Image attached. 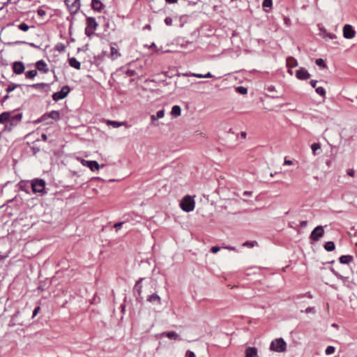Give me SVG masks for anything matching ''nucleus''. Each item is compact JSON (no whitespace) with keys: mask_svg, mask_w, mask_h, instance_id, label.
<instances>
[{"mask_svg":"<svg viewBox=\"0 0 357 357\" xmlns=\"http://www.w3.org/2000/svg\"><path fill=\"white\" fill-rule=\"evenodd\" d=\"M195 202L193 198L189 195L185 196L180 203V206L185 212L192 211L195 208Z\"/></svg>","mask_w":357,"mask_h":357,"instance_id":"nucleus-1","label":"nucleus"},{"mask_svg":"<svg viewBox=\"0 0 357 357\" xmlns=\"http://www.w3.org/2000/svg\"><path fill=\"white\" fill-rule=\"evenodd\" d=\"M287 344L282 338L273 340L270 345V349L275 352H284L286 350Z\"/></svg>","mask_w":357,"mask_h":357,"instance_id":"nucleus-2","label":"nucleus"},{"mask_svg":"<svg viewBox=\"0 0 357 357\" xmlns=\"http://www.w3.org/2000/svg\"><path fill=\"white\" fill-rule=\"evenodd\" d=\"M45 182L43 179L36 178L32 181L31 188L34 193H44Z\"/></svg>","mask_w":357,"mask_h":357,"instance_id":"nucleus-3","label":"nucleus"},{"mask_svg":"<svg viewBox=\"0 0 357 357\" xmlns=\"http://www.w3.org/2000/svg\"><path fill=\"white\" fill-rule=\"evenodd\" d=\"M98 24L96 19L92 17L86 18V27L85 29V33L90 36L93 33V31L96 29Z\"/></svg>","mask_w":357,"mask_h":357,"instance_id":"nucleus-4","label":"nucleus"},{"mask_svg":"<svg viewBox=\"0 0 357 357\" xmlns=\"http://www.w3.org/2000/svg\"><path fill=\"white\" fill-rule=\"evenodd\" d=\"M65 3L70 14H76L80 8V0H65Z\"/></svg>","mask_w":357,"mask_h":357,"instance_id":"nucleus-5","label":"nucleus"},{"mask_svg":"<svg viewBox=\"0 0 357 357\" xmlns=\"http://www.w3.org/2000/svg\"><path fill=\"white\" fill-rule=\"evenodd\" d=\"M70 91V88L68 86H63L59 91L53 93L52 99L54 101L62 100L68 96Z\"/></svg>","mask_w":357,"mask_h":357,"instance_id":"nucleus-6","label":"nucleus"},{"mask_svg":"<svg viewBox=\"0 0 357 357\" xmlns=\"http://www.w3.org/2000/svg\"><path fill=\"white\" fill-rule=\"evenodd\" d=\"M324 234L323 226L316 227L310 235V238L313 241H318Z\"/></svg>","mask_w":357,"mask_h":357,"instance_id":"nucleus-7","label":"nucleus"},{"mask_svg":"<svg viewBox=\"0 0 357 357\" xmlns=\"http://www.w3.org/2000/svg\"><path fill=\"white\" fill-rule=\"evenodd\" d=\"M356 32L349 24H345L343 27V36L345 38L351 39L355 36Z\"/></svg>","mask_w":357,"mask_h":357,"instance_id":"nucleus-8","label":"nucleus"},{"mask_svg":"<svg viewBox=\"0 0 357 357\" xmlns=\"http://www.w3.org/2000/svg\"><path fill=\"white\" fill-rule=\"evenodd\" d=\"M310 74L305 68H300L296 71V77L301 80H305L310 77Z\"/></svg>","mask_w":357,"mask_h":357,"instance_id":"nucleus-9","label":"nucleus"},{"mask_svg":"<svg viewBox=\"0 0 357 357\" xmlns=\"http://www.w3.org/2000/svg\"><path fill=\"white\" fill-rule=\"evenodd\" d=\"M81 163L87 167H89L91 171L98 170L100 166L98 163L95 160H86L84 159H81Z\"/></svg>","mask_w":357,"mask_h":357,"instance_id":"nucleus-10","label":"nucleus"},{"mask_svg":"<svg viewBox=\"0 0 357 357\" xmlns=\"http://www.w3.org/2000/svg\"><path fill=\"white\" fill-rule=\"evenodd\" d=\"M25 67L22 61H15L13 63V70L17 75H20L24 71Z\"/></svg>","mask_w":357,"mask_h":357,"instance_id":"nucleus-11","label":"nucleus"},{"mask_svg":"<svg viewBox=\"0 0 357 357\" xmlns=\"http://www.w3.org/2000/svg\"><path fill=\"white\" fill-rule=\"evenodd\" d=\"M36 67L39 71H42L45 73H47L49 71L47 63L43 60L38 61L36 63Z\"/></svg>","mask_w":357,"mask_h":357,"instance_id":"nucleus-12","label":"nucleus"},{"mask_svg":"<svg viewBox=\"0 0 357 357\" xmlns=\"http://www.w3.org/2000/svg\"><path fill=\"white\" fill-rule=\"evenodd\" d=\"M245 357H259L257 349L255 347H249L245 349Z\"/></svg>","mask_w":357,"mask_h":357,"instance_id":"nucleus-13","label":"nucleus"},{"mask_svg":"<svg viewBox=\"0 0 357 357\" xmlns=\"http://www.w3.org/2000/svg\"><path fill=\"white\" fill-rule=\"evenodd\" d=\"M335 275H336V277L338 279H340L342 281V282L344 283V285L347 286L349 288H352L353 287V285H352L353 282L349 280V278L344 277V276H342V275H340V274H339L337 273H335Z\"/></svg>","mask_w":357,"mask_h":357,"instance_id":"nucleus-14","label":"nucleus"},{"mask_svg":"<svg viewBox=\"0 0 357 357\" xmlns=\"http://www.w3.org/2000/svg\"><path fill=\"white\" fill-rule=\"evenodd\" d=\"M161 335L165 336L168 337L169 339L174 340H180V336L175 333L174 331H168L165 332L161 334Z\"/></svg>","mask_w":357,"mask_h":357,"instance_id":"nucleus-15","label":"nucleus"},{"mask_svg":"<svg viewBox=\"0 0 357 357\" xmlns=\"http://www.w3.org/2000/svg\"><path fill=\"white\" fill-rule=\"evenodd\" d=\"M103 7V4L100 0H92L91 8L96 11H100Z\"/></svg>","mask_w":357,"mask_h":357,"instance_id":"nucleus-16","label":"nucleus"},{"mask_svg":"<svg viewBox=\"0 0 357 357\" xmlns=\"http://www.w3.org/2000/svg\"><path fill=\"white\" fill-rule=\"evenodd\" d=\"M147 301L153 304L159 305L160 303V298L156 294H153L148 296Z\"/></svg>","mask_w":357,"mask_h":357,"instance_id":"nucleus-17","label":"nucleus"},{"mask_svg":"<svg viewBox=\"0 0 357 357\" xmlns=\"http://www.w3.org/2000/svg\"><path fill=\"white\" fill-rule=\"evenodd\" d=\"M353 259L354 257L351 255H342L340 257L339 261L341 264H349Z\"/></svg>","mask_w":357,"mask_h":357,"instance_id":"nucleus-18","label":"nucleus"},{"mask_svg":"<svg viewBox=\"0 0 357 357\" xmlns=\"http://www.w3.org/2000/svg\"><path fill=\"white\" fill-rule=\"evenodd\" d=\"M22 119V114H16L15 116L10 115L9 123L11 126H15L17 122H19Z\"/></svg>","mask_w":357,"mask_h":357,"instance_id":"nucleus-19","label":"nucleus"},{"mask_svg":"<svg viewBox=\"0 0 357 357\" xmlns=\"http://www.w3.org/2000/svg\"><path fill=\"white\" fill-rule=\"evenodd\" d=\"M68 61H69V65L71 67H73L75 69H77V70L80 69L81 63L75 58H74V57L70 58V59H69Z\"/></svg>","mask_w":357,"mask_h":357,"instance_id":"nucleus-20","label":"nucleus"},{"mask_svg":"<svg viewBox=\"0 0 357 357\" xmlns=\"http://www.w3.org/2000/svg\"><path fill=\"white\" fill-rule=\"evenodd\" d=\"M10 112H4L0 114V123H9Z\"/></svg>","mask_w":357,"mask_h":357,"instance_id":"nucleus-21","label":"nucleus"},{"mask_svg":"<svg viewBox=\"0 0 357 357\" xmlns=\"http://www.w3.org/2000/svg\"><path fill=\"white\" fill-rule=\"evenodd\" d=\"M181 109L178 105H174L172 108L171 114L174 117H178L181 115Z\"/></svg>","mask_w":357,"mask_h":357,"instance_id":"nucleus-22","label":"nucleus"},{"mask_svg":"<svg viewBox=\"0 0 357 357\" xmlns=\"http://www.w3.org/2000/svg\"><path fill=\"white\" fill-rule=\"evenodd\" d=\"M298 62L296 59L292 56H289L287 59V66L289 68H294L297 66Z\"/></svg>","mask_w":357,"mask_h":357,"instance_id":"nucleus-23","label":"nucleus"},{"mask_svg":"<svg viewBox=\"0 0 357 357\" xmlns=\"http://www.w3.org/2000/svg\"><path fill=\"white\" fill-rule=\"evenodd\" d=\"M320 35L323 38H328L330 39H334L336 38V36L333 33H328L326 30L324 28L320 29Z\"/></svg>","mask_w":357,"mask_h":357,"instance_id":"nucleus-24","label":"nucleus"},{"mask_svg":"<svg viewBox=\"0 0 357 357\" xmlns=\"http://www.w3.org/2000/svg\"><path fill=\"white\" fill-rule=\"evenodd\" d=\"M110 50L111 51L109 56L112 60L117 59L120 56V53L119 52L118 50L114 47L111 46Z\"/></svg>","mask_w":357,"mask_h":357,"instance_id":"nucleus-25","label":"nucleus"},{"mask_svg":"<svg viewBox=\"0 0 357 357\" xmlns=\"http://www.w3.org/2000/svg\"><path fill=\"white\" fill-rule=\"evenodd\" d=\"M22 314H19V313L14 314V315L12 317V320H11L13 321V325H16V324L23 325L24 324L23 321H20V317H21Z\"/></svg>","mask_w":357,"mask_h":357,"instance_id":"nucleus-26","label":"nucleus"},{"mask_svg":"<svg viewBox=\"0 0 357 357\" xmlns=\"http://www.w3.org/2000/svg\"><path fill=\"white\" fill-rule=\"evenodd\" d=\"M143 280V278H140L135 284L134 287V292L137 293L138 296L141 295L142 293V285L141 282Z\"/></svg>","mask_w":357,"mask_h":357,"instance_id":"nucleus-27","label":"nucleus"},{"mask_svg":"<svg viewBox=\"0 0 357 357\" xmlns=\"http://www.w3.org/2000/svg\"><path fill=\"white\" fill-rule=\"evenodd\" d=\"M324 248L328 252L333 251L335 248V243L333 241H328L324 245Z\"/></svg>","mask_w":357,"mask_h":357,"instance_id":"nucleus-28","label":"nucleus"},{"mask_svg":"<svg viewBox=\"0 0 357 357\" xmlns=\"http://www.w3.org/2000/svg\"><path fill=\"white\" fill-rule=\"evenodd\" d=\"M47 115L49 118H51L54 120H59L60 119V114L58 111L53 110L48 113Z\"/></svg>","mask_w":357,"mask_h":357,"instance_id":"nucleus-29","label":"nucleus"},{"mask_svg":"<svg viewBox=\"0 0 357 357\" xmlns=\"http://www.w3.org/2000/svg\"><path fill=\"white\" fill-rule=\"evenodd\" d=\"M36 75H37V70H31L27 71L25 73V77L27 79H33L36 76Z\"/></svg>","mask_w":357,"mask_h":357,"instance_id":"nucleus-30","label":"nucleus"},{"mask_svg":"<svg viewBox=\"0 0 357 357\" xmlns=\"http://www.w3.org/2000/svg\"><path fill=\"white\" fill-rule=\"evenodd\" d=\"M31 88L36 89H43L45 87L48 86V84L46 83H38V84H33L30 86Z\"/></svg>","mask_w":357,"mask_h":357,"instance_id":"nucleus-31","label":"nucleus"},{"mask_svg":"<svg viewBox=\"0 0 357 357\" xmlns=\"http://www.w3.org/2000/svg\"><path fill=\"white\" fill-rule=\"evenodd\" d=\"M107 123V125L112 126L114 128H119L123 126L124 124V122H118L115 121L108 120Z\"/></svg>","mask_w":357,"mask_h":357,"instance_id":"nucleus-32","label":"nucleus"},{"mask_svg":"<svg viewBox=\"0 0 357 357\" xmlns=\"http://www.w3.org/2000/svg\"><path fill=\"white\" fill-rule=\"evenodd\" d=\"M30 27H31V26H29V25H27V24H26V23H24V22H22V23H21V24H18V25H17V28H18L20 30L22 31H27L29 29V28H30ZM31 27H32V28H33L34 26H32Z\"/></svg>","mask_w":357,"mask_h":357,"instance_id":"nucleus-33","label":"nucleus"},{"mask_svg":"<svg viewBox=\"0 0 357 357\" xmlns=\"http://www.w3.org/2000/svg\"><path fill=\"white\" fill-rule=\"evenodd\" d=\"M321 149V145L319 143H313L311 145V149L314 155H317V151Z\"/></svg>","mask_w":357,"mask_h":357,"instance_id":"nucleus-34","label":"nucleus"},{"mask_svg":"<svg viewBox=\"0 0 357 357\" xmlns=\"http://www.w3.org/2000/svg\"><path fill=\"white\" fill-rule=\"evenodd\" d=\"M315 91L322 97H325L326 96V90L321 86L315 88Z\"/></svg>","mask_w":357,"mask_h":357,"instance_id":"nucleus-35","label":"nucleus"},{"mask_svg":"<svg viewBox=\"0 0 357 357\" xmlns=\"http://www.w3.org/2000/svg\"><path fill=\"white\" fill-rule=\"evenodd\" d=\"M257 245V242L256 241H245L242 244V246L243 247H249V248H253Z\"/></svg>","mask_w":357,"mask_h":357,"instance_id":"nucleus-36","label":"nucleus"},{"mask_svg":"<svg viewBox=\"0 0 357 357\" xmlns=\"http://www.w3.org/2000/svg\"><path fill=\"white\" fill-rule=\"evenodd\" d=\"M315 63H316L318 66H319V67H321V68H326V63H325V61H324V59H317L315 60Z\"/></svg>","mask_w":357,"mask_h":357,"instance_id":"nucleus-37","label":"nucleus"},{"mask_svg":"<svg viewBox=\"0 0 357 357\" xmlns=\"http://www.w3.org/2000/svg\"><path fill=\"white\" fill-rule=\"evenodd\" d=\"M272 4H273L272 0H264L263 3H262V6L264 8H271L272 6ZM264 10L266 11V9H264Z\"/></svg>","mask_w":357,"mask_h":357,"instance_id":"nucleus-38","label":"nucleus"},{"mask_svg":"<svg viewBox=\"0 0 357 357\" xmlns=\"http://www.w3.org/2000/svg\"><path fill=\"white\" fill-rule=\"evenodd\" d=\"M236 91L243 95L246 94L248 93L247 88L241 86L236 87Z\"/></svg>","mask_w":357,"mask_h":357,"instance_id":"nucleus-39","label":"nucleus"},{"mask_svg":"<svg viewBox=\"0 0 357 357\" xmlns=\"http://www.w3.org/2000/svg\"><path fill=\"white\" fill-rule=\"evenodd\" d=\"M335 351V349L333 346H328L326 349L325 353L326 355H331L333 354Z\"/></svg>","mask_w":357,"mask_h":357,"instance_id":"nucleus-40","label":"nucleus"},{"mask_svg":"<svg viewBox=\"0 0 357 357\" xmlns=\"http://www.w3.org/2000/svg\"><path fill=\"white\" fill-rule=\"evenodd\" d=\"M56 50L61 52L65 51L66 46L63 43H58L55 47Z\"/></svg>","mask_w":357,"mask_h":357,"instance_id":"nucleus-41","label":"nucleus"},{"mask_svg":"<svg viewBox=\"0 0 357 357\" xmlns=\"http://www.w3.org/2000/svg\"><path fill=\"white\" fill-rule=\"evenodd\" d=\"M17 86H18L17 84H14L8 85V86L6 89V91L8 93H10V92L13 91V90H15Z\"/></svg>","mask_w":357,"mask_h":357,"instance_id":"nucleus-42","label":"nucleus"},{"mask_svg":"<svg viewBox=\"0 0 357 357\" xmlns=\"http://www.w3.org/2000/svg\"><path fill=\"white\" fill-rule=\"evenodd\" d=\"M155 115H156V118H158V119H162L165 115V111L163 109L158 110L156 112Z\"/></svg>","mask_w":357,"mask_h":357,"instance_id":"nucleus-43","label":"nucleus"},{"mask_svg":"<svg viewBox=\"0 0 357 357\" xmlns=\"http://www.w3.org/2000/svg\"><path fill=\"white\" fill-rule=\"evenodd\" d=\"M14 126H11L10 123H8L4 126L3 129L2 130V133L5 131H10Z\"/></svg>","mask_w":357,"mask_h":357,"instance_id":"nucleus-44","label":"nucleus"},{"mask_svg":"<svg viewBox=\"0 0 357 357\" xmlns=\"http://www.w3.org/2000/svg\"><path fill=\"white\" fill-rule=\"evenodd\" d=\"M185 76H193L198 78H204V75L199 74V73H190V74H185Z\"/></svg>","mask_w":357,"mask_h":357,"instance_id":"nucleus-45","label":"nucleus"},{"mask_svg":"<svg viewBox=\"0 0 357 357\" xmlns=\"http://www.w3.org/2000/svg\"><path fill=\"white\" fill-rule=\"evenodd\" d=\"M37 13H38V15L39 16H40V17H43V16H45V15L46 12H45V10L44 9H43V8H39V9H38V10H37Z\"/></svg>","mask_w":357,"mask_h":357,"instance_id":"nucleus-46","label":"nucleus"},{"mask_svg":"<svg viewBox=\"0 0 357 357\" xmlns=\"http://www.w3.org/2000/svg\"><path fill=\"white\" fill-rule=\"evenodd\" d=\"M165 23L167 26H170L172 24V19L170 17H167L165 19Z\"/></svg>","mask_w":357,"mask_h":357,"instance_id":"nucleus-47","label":"nucleus"},{"mask_svg":"<svg viewBox=\"0 0 357 357\" xmlns=\"http://www.w3.org/2000/svg\"><path fill=\"white\" fill-rule=\"evenodd\" d=\"M185 357H196L193 351L188 350L185 353Z\"/></svg>","mask_w":357,"mask_h":357,"instance_id":"nucleus-48","label":"nucleus"},{"mask_svg":"<svg viewBox=\"0 0 357 357\" xmlns=\"http://www.w3.org/2000/svg\"><path fill=\"white\" fill-rule=\"evenodd\" d=\"M220 250V248L218 246H213L211 248V251L213 253H217Z\"/></svg>","mask_w":357,"mask_h":357,"instance_id":"nucleus-49","label":"nucleus"},{"mask_svg":"<svg viewBox=\"0 0 357 357\" xmlns=\"http://www.w3.org/2000/svg\"><path fill=\"white\" fill-rule=\"evenodd\" d=\"M268 92H274L275 91V87L273 85L268 86L266 88Z\"/></svg>","mask_w":357,"mask_h":357,"instance_id":"nucleus-50","label":"nucleus"},{"mask_svg":"<svg viewBox=\"0 0 357 357\" xmlns=\"http://www.w3.org/2000/svg\"><path fill=\"white\" fill-rule=\"evenodd\" d=\"M124 224V222H116L114 224V228H116V229H119L121 228V227Z\"/></svg>","mask_w":357,"mask_h":357,"instance_id":"nucleus-51","label":"nucleus"},{"mask_svg":"<svg viewBox=\"0 0 357 357\" xmlns=\"http://www.w3.org/2000/svg\"><path fill=\"white\" fill-rule=\"evenodd\" d=\"M222 248L227 249V250H232V251L236 250L235 247L229 246V245L223 246Z\"/></svg>","mask_w":357,"mask_h":357,"instance_id":"nucleus-52","label":"nucleus"},{"mask_svg":"<svg viewBox=\"0 0 357 357\" xmlns=\"http://www.w3.org/2000/svg\"><path fill=\"white\" fill-rule=\"evenodd\" d=\"M354 174H355V172L354 169H349L347 170V174L350 176H354Z\"/></svg>","mask_w":357,"mask_h":357,"instance_id":"nucleus-53","label":"nucleus"},{"mask_svg":"<svg viewBox=\"0 0 357 357\" xmlns=\"http://www.w3.org/2000/svg\"><path fill=\"white\" fill-rule=\"evenodd\" d=\"M317 83V80H314V79H312L310 82V85L313 87V88H316V84Z\"/></svg>","mask_w":357,"mask_h":357,"instance_id":"nucleus-54","label":"nucleus"},{"mask_svg":"<svg viewBox=\"0 0 357 357\" xmlns=\"http://www.w3.org/2000/svg\"><path fill=\"white\" fill-rule=\"evenodd\" d=\"M307 221H306V220H303V221H301V222H300V226H301V227H306V226H307Z\"/></svg>","mask_w":357,"mask_h":357,"instance_id":"nucleus-55","label":"nucleus"},{"mask_svg":"<svg viewBox=\"0 0 357 357\" xmlns=\"http://www.w3.org/2000/svg\"><path fill=\"white\" fill-rule=\"evenodd\" d=\"M213 75L211 73H207L206 74L204 75V78H211Z\"/></svg>","mask_w":357,"mask_h":357,"instance_id":"nucleus-56","label":"nucleus"},{"mask_svg":"<svg viewBox=\"0 0 357 357\" xmlns=\"http://www.w3.org/2000/svg\"><path fill=\"white\" fill-rule=\"evenodd\" d=\"M292 161L291 160H284V165H292Z\"/></svg>","mask_w":357,"mask_h":357,"instance_id":"nucleus-57","label":"nucleus"},{"mask_svg":"<svg viewBox=\"0 0 357 357\" xmlns=\"http://www.w3.org/2000/svg\"><path fill=\"white\" fill-rule=\"evenodd\" d=\"M243 195L244 196H247V197H250V196L252 195V192H250V191H245L243 192Z\"/></svg>","mask_w":357,"mask_h":357,"instance_id":"nucleus-58","label":"nucleus"},{"mask_svg":"<svg viewBox=\"0 0 357 357\" xmlns=\"http://www.w3.org/2000/svg\"><path fill=\"white\" fill-rule=\"evenodd\" d=\"M41 138H42V139H43V140L46 141V140H47V135H46V134L43 133V134L41 135Z\"/></svg>","mask_w":357,"mask_h":357,"instance_id":"nucleus-59","label":"nucleus"},{"mask_svg":"<svg viewBox=\"0 0 357 357\" xmlns=\"http://www.w3.org/2000/svg\"><path fill=\"white\" fill-rule=\"evenodd\" d=\"M151 119L152 122H153V121H156L158 119L156 118V115L153 114V115L151 116Z\"/></svg>","mask_w":357,"mask_h":357,"instance_id":"nucleus-60","label":"nucleus"},{"mask_svg":"<svg viewBox=\"0 0 357 357\" xmlns=\"http://www.w3.org/2000/svg\"><path fill=\"white\" fill-rule=\"evenodd\" d=\"M169 3H175L178 1V0H165Z\"/></svg>","mask_w":357,"mask_h":357,"instance_id":"nucleus-61","label":"nucleus"},{"mask_svg":"<svg viewBox=\"0 0 357 357\" xmlns=\"http://www.w3.org/2000/svg\"><path fill=\"white\" fill-rule=\"evenodd\" d=\"M246 135H247V134H246V132H241V137L242 138H245V137H246Z\"/></svg>","mask_w":357,"mask_h":357,"instance_id":"nucleus-62","label":"nucleus"},{"mask_svg":"<svg viewBox=\"0 0 357 357\" xmlns=\"http://www.w3.org/2000/svg\"><path fill=\"white\" fill-rule=\"evenodd\" d=\"M39 310H40V307H38H38H36L33 310V312H39Z\"/></svg>","mask_w":357,"mask_h":357,"instance_id":"nucleus-63","label":"nucleus"},{"mask_svg":"<svg viewBox=\"0 0 357 357\" xmlns=\"http://www.w3.org/2000/svg\"><path fill=\"white\" fill-rule=\"evenodd\" d=\"M312 310V307H307V308L305 309V312H311Z\"/></svg>","mask_w":357,"mask_h":357,"instance_id":"nucleus-64","label":"nucleus"}]
</instances>
